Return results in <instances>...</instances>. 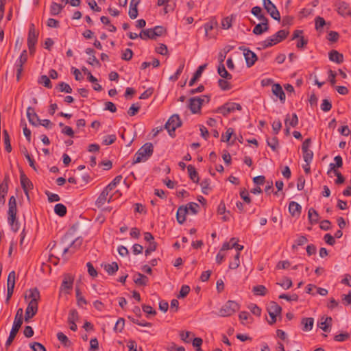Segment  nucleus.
<instances>
[{"label": "nucleus", "mask_w": 351, "mask_h": 351, "mask_svg": "<svg viewBox=\"0 0 351 351\" xmlns=\"http://www.w3.org/2000/svg\"><path fill=\"white\" fill-rule=\"evenodd\" d=\"M154 153V146L151 143L144 144L135 154L132 165L147 160Z\"/></svg>", "instance_id": "f257e3e1"}, {"label": "nucleus", "mask_w": 351, "mask_h": 351, "mask_svg": "<svg viewBox=\"0 0 351 351\" xmlns=\"http://www.w3.org/2000/svg\"><path fill=\"white\" fill-rule=\"evenodd\" d=\"M23 311L21 308H19L16 311L10 335L5 343L6 346L11 345L21 327L23 324Z\"/></svg>", "instance_id": "f03ea898"}, {"label": "nucleus", "mask_w": 351, "mask_h": 351, "mask_svg": "<svg viewBox=\"0 0 351 351\" xmlns=\"http://www.w3.org/2000/svg\"><path fill=\"white\" fill-rule=\"evenodd\" d=\"M182 125V122L180 118V116L178 114H174L169 117V119L164 125V128L167 130L170 136L175 137L176 130L181 127Z\"/></svg>", "instance_id": "7ed1b4c3"}, {"label": "nucleus", "mask_w": 351, "mask_h": 351, "mask_svg": "<svg viewBox=\"0 0 351 351\" xmlns=\"http://www.w3.org/2000/svg\"><path fill=\"white\" fill-rule=\"evenodd\" d=\"M240 308L239 304L233 300H228L223 304L218 312V315L221 317H228L233 315Z\"/></svg>", "instance_id": "20e7f679"}, {"label": "nucleus", "mask_w": 351, "mask_h": 351, "mask_svg": "<svg viewBox=\"0 0 351 351\" xmlns=\"http://www.w3.org/2000/svg\"><path fill=\"white\" fill-rule=\"evenodd\" d=\"M8 221L13 231L16 232L19 229V221L16 220V204H8Z\"/></svg>", "instance_id": "39448f33"}, {"label": "nucleus", "mask_w": 351, "mask_h": 351, "mask_svg": "<svg viewBox=\"0 0 351 351\" xmlns=\"http://www.w3.org/2000/svg\"><path fill=\"white\" fill-rule=\"evenodd\" d=\"M241 110L242 109L241 106L239 104L234 102H227L223 105L218 107L215 110V112L222 114L226 117L228 114L232 112L234 110Z\"/></svg>", "instance_id": "423d86ee"}, {"label": "nucleus", "mask_w": 351, "mask_h": 351, "mask_svg": "<svg viewBox=\"0 0 351 351\" xmlns=\"http://www.w3.org/2000/svg\"><path fill=\"white\" fill-rule=\"evenodd\" d=\"M263 4L264 8L269 14L271 17L278 21H280V12L277 10L276 5L271 1V0H263Z\"/></svg>", "instance_id": "0eeeda50"}, {"label": "nucleus", "mask_w": 351, "mask_h": 351, "mask_svg": "<svg viewBox=\"0 0 351 351\" xmlns=\"http://www.w3.org/2000/svg\"><path fill=\"white\" fill-rule=\"evenodd\" d=\"M204 99L199 97H191L189 99L188 107L193 114L200 112Z\"/></svg>", "instance_id": "6e6552de"}, {"label": "nucleus", "mask_w": 351, "mask_h": 351, "mask_svg": "<svg viewBox=\"0 0 351 351\" xmlns=\"http://www.w3.org/2000/svg\"><path fill=\"white\" fill-rule=\"evenodd\" d=\"M289 32L285 29H280L276 34L268 37L269 41L271 43V47L285 40Z\"/></svg>", "instance_id": "1a4fd4ad"}, {"label": "nucleus", "mask_w": 351, "mask_h": 351, "mask_svg": "<svg viewBox=\"0 0 351 351\" xmlns=\"http://www.w3.org/2000/svg\"><path fill=\"white\" fill-rule=\"evenodd\" d=\"M39 32L35 29L34 23L29 25L28 36H27V45H36L38 42Z\"/></svg>", "instance_id": "9d476101"}, {"label": "nucleus", "mask_w": 351, "mask_h": 351, "mask_svg": "<svg viewBox=\"0 0 351 351\" xmlns=\"http://www.w3.org/2000/svg\"><path fill=\"white\" fill-rule=\"evenodd\" d=\"M10 181V178L8 175H6L0 184V204L3 206L5 202V195L8 191V182Z\"/></svg>", "instance_id": "9b49d317"}, {"label": "nucleus", "mask_w": 351, "mask_h": 351, "mask_svg": "<svg viewBox=\"0 0 351 351\" xmlns=\"http://www.w3.org/2000/svg\"><path fill=\"white\" fill-rule=\"evenodd\" d=\"M110 191L105 187L104 189L101 191L98 198L95 202V205L97 208H101L106 202H110L112 200V195H110L108 197V194Z\"/></svg>", "instance_id": "f8f14e48"}, {"label": "nucleus", "mask_w": 351, "mask_h": 351, "mask_svg": "<svg viewBox=\"0 0 351 351\" xmlns=\"http://www.w3.org/2000/svg\"><path fill=\"white\" fill-rule=\"evenodd\" d=\"M21 187L24 191L27 199H29V191L33 189V184L31 180L24 174L21 173L20 176Z\"/></svg>", "instance_id": "ddd939ff"}, {"label": "nucleus", "mask_w": 351, "mask_h": 351, "mask_svg": "<svg viewBox=\"0 0 351 351\" xmlns=\"http://www.w3.org/2000/svg\"><path fill=\"white\" fill-rule=\"evenodd\" d=\"M27 117L30 124L34 126L39 125L38 121L40 119L38 114L35 112L34 108L29 106L27 109Z\"/></svg>", "instance_id": "4468645a"}, {"label": "nucleus", "mask_w": 351, "mask_h": 351, "mask_svg": "<svg viewBox=\"0 0 351 351\" xmlns=\"http://www.w3.org/2000/svg\"><path fill=\"white\" fill-rule=\"evenodd\" d=\"M83 239L82 237H77L74 241H73L69 246L65 247L63 250V254L70 252L71 254H73L75 251V249L79 248L82 244Z\"/></svg>", "instance_id": "2eb2a0df"}, {"label": "nucleus", "mask_w": 351, "mask_h": 351, "mask_svg": "<svg viewBox=\"0 0 351 351\" xmlns=\"http://www.w3.org/2000/svg\"><path fill=\"white\" fill-rule=\"evenodd\" d=\"M244 58L245 60L246 65L249 68L252 66L258 60L256 54L251 50H247L245 53H244Z\"/></svg>", "instance_id": "dca6fc26"}, {"label": "nucleus", "mask_w": 351, "mask_h": 351, "mask_svg": "<svg viewBox=\"0 0 351 351\" xmlns=\"http://www.w3.org/2000/svg\"><path fill=\"white\" fill-rule=\"evenodd\" d=\"M336 6L337 8V12L340 15L345 16L350 14L351 10L349 8L348 3L344 1H340L336 4Z\"/></svg>", "instance_id": "f3484780"}, {"label": "nucleus", "mask_w": 351, "mask_h": 351, "mask_svg": "<svg viewBox=\"0 0 351 351\" xmlns=\"http://www.w3.org/2000/svg\"><path fill=\"white\" fill-rule=\"evenodd\" d=\"M73 278L69 274L64 276V279L61 285V290H70L73 287Z\"/></svg>", "instance_id": "a211bd4d"}, {"label": "nucleus", "mask_w": 351, "mask_h": 351, "mask_svg": "<svg viewBox=\"0 0 351 351\" xmlns=\"http://www.w3.org/2000/svg\"><path fill=\"white\" fill-rule=\"evenodd\" d=\"M272 93L278 97L282 102H285L286 96L280 84H274L272 86Z\"/></svg>", "instance_id": "6ab92c4d"}, {"label": "nucleus", "mask_w": 351, "mask_h": 351, "mask_svg": "<svg viewBox=\"0 0 351 351\" xmlns=\"http://www.w3.org/2000/svg\"><path fill=\"white\" fill-rule=\"evenodd\" d=\"M329 59L330 61L336 62L337 64L342 63L343 62V56L337 50H331L328 53Z\"/></svg>", "instance_id": "aec40b11"}, {"label": "nucleus", "mask_w": 351, "mask_h": 351, "mask_svg": "<svg viewBox=\"0 0 351 351\" xmlns=\"http://www.w3.org/2000/svg\"><path fill=\"white\" fill-rule=\"evenodd\" d=\"M301 210L302 207L298 203L294 201H291L289 203V211L293 217L299 216L300 215Z\"/></svg>", "instance_id": "412c9836"}, {"label": "nucleus", "mask_w": 351, "mask_h": 351, "mask_svg": "<svg viewBox=\"0 0 351 351\" xmlns=\"http://www.w3.org/2000/svg\"><path fill=\"white\" fill-rule=\"evenodd\" d=\"M206 66H207V64H204L202 65H200L197 68V69L195 72L193 77L189 81V86H192L194 85V84L196 82V81L201 77V75L202 74V72L206 68Z\"/></svg>", "instance_id": "4be33fe9"}, {"label": "nucleus", "mask_w": 351, "mask_h": 351, "mask_svg": "<svg viewBox=\"0 0 351 351\" xmlns=\"http://www.w3.org/2000/svg\"><path fill=\"white\" fill-rule=\"evenodd\" d=\"M314 324V319L313 317H303L301 319V325L303 331H310L312 330Z\"/></svg>", "instance_id": "5701e85b"}, {"label": "nucleus", "mask_w": 351, "mask_h": 351, "mask_svg": "<svg viewBox=\"0 0 351 351\" xmlns=\"http://www.w3.org/2000/svg\"><path fill=\"white\" fill-rule=\"evenodd\" d=\"M187 208L184 206H180L176 213V219L180 224H182L186 221V215L187 213Z\"/></svg>", "instance_id": "b1692460"}, {"label": "nucleus", "mask_w": 351, "mask_h": 351, "mask_svg": "<svg viewBox=\"0 0 351 351\" xmlns=\"http://www.w3.org/2000/svg\"><path fill=\"white\" fill-rule=\"evenodd\" d=\"M134 282L137 285L146 286L148 284L149 278L141 273H137L134 276Z\"/></svg>", "instance_id": "393cba45"}, {"label": "nucleus", "mask_w": 351, "mask_h": 351, "mask_svg": "<svg viewBox=\"0 0 351 351\" xmlns=\"http://www.w3.org/2000/svg\"><path fill=\"white\" fill-rule=\"evenodd\" d=\"M25 298L30 299L29 302H34L36 303H38V301L40 300V292L37 288L29 289L28 295H25Z\"/></svg>", "instance_id": "a878e982"}, {"label": "nucleus", "mask_w": 351, "mask_h": 351, "mask_svg": "<svg viewBox=\"0 0 351 351\" xmlns=\"http://www.w3.org/2000/svg\"><path fill=\"white\" fill-rule=\"evenodd\" d=\"M153 28L143 29L139 34V37L143 40L152 39L156 40V37L154 34Z\"/></svg>", "instance_id": "bb28decb"}, {"label": "nucleus", "mask_w": 351, "mask_h": 351, "mask_svg": "<svg viewBox=\"0 0 351 351\" xmlns=\"http://www.w3.org/2000/svg\"><path fill=\"white\" fill-rule=\"evenodd\" d=\"M104 270L110 276L114 275L119 269V265L117 262H112V263L105 264L104 265Z\"/></svg>", "instance_id": "cd10ccee"}, {"label": "nucleus", "mask_w": 351, "mask_h": 351, "mask_svg": "<svg viewBox=\"0 0 351 351\" xmlns=\"http://www.w3.org/2000/svg\"><path fill=\"white\" fill-rule=\"evenodd\" d=\"M187 170H188V173H189L190 179L193 182L198 183L199 178L198 173L197 172L195 168L193 165H189L187 167Z\"/></svg>", "instance_id": "c85d7f7f"}, {"label": "nucleus", "mask_w": 351, "mask_h": 351, "mask_svg": "<svg viewBox=\"0 0 351 351\" xmlns=\"http://www.w3.org/2000/svg\"><path fill=\"white\" fill-rule=\"evenodd\" d=\"M268 313L280 315L282 311V308L280 306L277 302L271 301L270 302L268 307H267Z\"/></svg>", "instance_id": "c756f323"}, {"label": "nucleus", "mask_w": 351, "mask_h": 351, "mask_svg": "<svg viewBox=\"0 0 351 351\" xmlns=\"http://www.w3.org/2000/svg\"><path fill=\"white\" fill-rule=\"evenodd\" d=\"M217 73L223 79L231 80L232 78V75L227 71L223 64H219Z\"/></svg>", "instance_id": "7c9ffc66"}, {"label": "nucleus", "mask_w": 351, "mask_h": 351, "mask_svg": "<svg viewBox=\"0 0 351 351\" xmlns=\"http://www.w3.org/2000/svg\"><path fill=\"white\" fill-rule=\"evenodd\" d=\"M269 29V25H262V23H258L256 25L252 30L253 34L255 35H261L264 32H268Z\"/></svg>", "instance_id": "2f4dec72"}, {"label": "nucleus", "mask_w": 351, "mask_h": 351, "mask_svg": "<svg viewBox=\"0 0 351 351\" xmlns=\"http://www.w3.org/2000/svg\"><path fill=\"white\" fill-rule=\"evenodd\" d=\"M318 213L313 208H311L308 212V218L311 224L317 223L319 220Z\"/></svg>", "instance_id": "473e14b6"}, {"label": "nucleus", "mask_w": 351, "mask_h": 351, "mask_svg": "<svg viewBox=\"0 0 351 351\" xmlns=\"http://www.w3.org/2000/svg\"><path fill=\"white\" fill-rule=\"evenodd\" d=\"M66 207L62 204H57L54 206V212L60 217H64L66 214Z\"/></svg>", "instance_id": "72a5a7b5"}, {"label": "nucleus", "mask_w": 351, "mask_h": 351, "mask_svg": "<svg viewBox=\"0 0 351 351\" xmlns=\"http://www.w3.org/2000/svg\"><path fill=\"white\" fill-rule=\"evenodd\" d=\"M4 143H5V149L7 152L10 153L12 152V146L10 143V138L9 134L7 130H4L3 131Z\"/></svg>", "instance_id": "f704fd0d"}, {"label": "nucleus", "mask_w": 351, "mask_h": 351, "mask_svg": "<svg viewBox=\"0 0 351 351\" xmlns=\"http://www.w3.org/2000/svg\"><path fill=\"white\" fill-rule=\"evenodd\" d=\"M252 291L256 295L264 296L267 294V290L264 285H257L253 287Z\"/></svg>", "instance_id": "c9c22d12"}, {"label": "nucleus", "mask_w": 351, "mask_h": 351, "mask_svg": "<svg viewBox=\"0 0 351 351\" xmlns=\"http://www.w3.org/2000/svg\"><path fill=\"white\" fill-rule=\"evenodd\" d=\"M38 82V84H43L44 86L48 88H52V84H51L49 77L45 75H41L39 77Z\"/></svg>", "instance_id": "e433bc0d"}, {"label": "nucleus", "mask_w": 351, "mask_h": 351, "mask_svg": "<svg viewBox=\"0 0 351 351\" xmlns=\"http://www.w3.org/2000/svg\"><path fill=\"white\" fill-rule=\"evenodd\" d=\"M267 144L273 151H276L279 147V142L277 137L267 139Z\"/></svg>", "instance_id": "4c0bfd02"}, {"label": "nucleus", "mask_w": 351, "mask_h": 351, "mask_svg": "<svg viewBox=\"0 0 351 351\" xmlns=\"http://www.w3.org/2000/svg\"><path fill=\"white\" fill-rule=\"evenodd\" d=\"M153 30L154 32V34L156 38L162 35H165L167 33V29L161 25L155 26L153 28Z\"/></svg>", "instance_id": "58836bf2"}, {"label": "nucleus", "mask_w": 351, "mask_h": 351, "mask_svg": "<svg viewBox=\"0 0 351 351\" xmlns=\"http://www.w3.org/2000/svg\"><path fill=\"white\" fill-rule=\"evenodd\" d=\"M228 80L219 79L218 80V85L222 90H228L231 89L232 86L230 82H228Z\"/></svg>", "instance_id": "ea45409f"}, {"label": "nucleus", "mask_w": 351, "mask_h": 351, "mask_svg": "<svg viewBox=\"0 0 351 351\" xmlns=\"http://www.w3.org/2000/svg\"><path fill=\"white\" fill-rule=\"evenodd\" d=\"M58 88L60 92H64L66 93H72V88L70 86L69 84L65 83V82H60L58 85Z\"/></svg>", "instance_id": "a19ab883"}, {"label": "nucleus", "mask_w": 351, "mask_h": 351, "mask_svg": "<svg viewBox=\"0 0 351 351\" xmlns=\"http://www.w3.org/2000/svg\"><path fill=\"white\" fill-rule=\"evenodd\" d=\"M16 280V274L14 271L9 273L7 280V287H14Z\"/></svg>", "instance_id": "79ce46f5"}, {"label": "nucleus", "mask_w": 351, "mask_h": 351, "mask_svg": "<svg viewBox=\"0 0 351 351\" xmlns=\"http://www.w3.org/2000/svg\"><path fill=\"white\" fill-rule=\"evenodd\" d=\"M22 153L24 154L25 157L27 158V160L29 162V165L31 167H32L34 169H36L35 167V161L31 157L29 154L28 153L27 149L25 147H23L21 150Z\"/></svg>", "instance_id": "37998d69"}, {"label": "nucleus", "mask_w": 351, "mask_h": 351, "mask_svg": "<svg viewBox=\"0 0 351 351\" xmlns=\"http://www.w3.org/2000/svg\"><path fill=\"white\" fill-rule=\"evenodd\" d=\"M239 257H240V253L237 252V254H235V256L234 257L233 261H231L229 264L230 269H235L239 266V265H240Z\"/></svg>", "instance_id": "c03bdc74"}, {"label": "nucleus", "mask_w": 351, "mask_h": 351, "mask_svg": "<svg viewBox=\"0 0 351 351\" xmlns=\"http://www.w3.org/2000/svg\"><path fill=\"white\" fill-rule=\"evenodd\" d=\"M122 180V176L121 175L116 176L114 180L108 184L106 187L108 189V191H112Z\"/></svg>", "instance_id": "a18cd8bd"}, {"label": "nucleus", "mask_w": 351, "mask_h": 351, "mask_svg": "<svg viewBox=\"0 0 351 351\" xmlns=\"http://www.w3.org/2000/svg\"><path fill=\"white\" fill-rule=\"evenodd\" d=\"M184 207L187 208V211L190 210L192 214L196 215L198 213V208L199 206L197 203L190 202L187 204Z\"/></svg>", "instance_id": "49530a36"}, {"label": "nucleus", "mask_w": 351, "mask_h": 351, "mask_svg": "<svg viewBox=\"0 0 351 351\" xmlns=\"http://www.w3.org/2000/svg\"><path fill=\"white\" fill-rule=\"evenodd\" d=\"M184 63L182 62L180 66L178 67V69H177L176 72L174 73V75H171L169 77V80L171 81H173V82H175L176 80H178L179 78V76L180 75V74L182 73V71L184 69Z\"/></svg>", "instance_id": "de8ad7c7"}, {"label": "nucleus", "mask_w": 351, "mask_h": 351, "mask_svg": "<svg viewBox=\"0 0 351 351\" xmlns=\"http://www.w3.org/2000/svg\"><path fill=\"white\" fill-rule=\"evenodd\" d=\"M57 338L64 346H69L70 345L69 339L63 332H58L57 334Z\"/></svg>", "instance_id": "09e8293b"}, {"label": "nucleus", "mask_w": 351, "mask_h": 351, "mask_svg": "<svg viewBox=\"0 0 351 351\" xmlns=\"http://www.w3.org/2000/svg\"><path fill=\"white\" fill-rule=\"evenodd\" d=\"M61 12L60 10V3L52 2L50 7V14L52 16H56Z\"/></svg>", "instance_id": "8fccbe9b"}, {"label": "nucleus", "mask_w": 351, "mask_h": 351, "mask_svg": "<svg viewBox=\"0 0 351 351\" xmlns=\"http://www.w3.org/2000/svg\"><path fill=\"white\" fill-rule=\"evenodd\" d=\"M217 22L215 19H211L209 22L206 23L204 25V29L206 34H207L209 31H211L215 27H217Z\"/></svg>", "instance_id": "3c124183"}, {"label": "nucleus", "mask_w": 351, "mask_h": 351, "mask_svg": "<svg viewBox=\"0 0 351 351\" xmlns=\"http://www.w3.org/2000/svg\"><path fill=\"white\" fill-rule=\"evenodd\" d=\"M38 308V303H36L34 302H29L28 305L25 309V311H29V313H34L36 314Z\"/></svg>", "instance_id": "603ef678"}, {"label": "nucleus", "mask_w": 351, "mask_h": 351, "mask_svg": "<svg viewBox=\"0 0 351 351\" xmlns=\"http://www.w3.org/2000/svg\"><path fill=\"white\" fill-rule=\"evenodd\" d=\"M308 242V239L305 236L300 235L295 241V244L292 245V249L296 248L298 246L303 245Z\"/></svg>", "instance_id": "864d4df0"}, {"label": "nucleus", "mask_w": 351, "mask_h": 351, "mask_svg": "<svg viewBox=\"0 0 351 351\" xmlns=\"http://www.w3.org/2000/svg\"><path fill=\"white\" fill-rule=\"evenodd\" d=\"M190 290H191V289H190L189 286L182 285L180 289L179 295H178V298H184L189 293Z\"/></svg>", "instance_id": "5fc2aeb1"}, {"label": "nucleus", "mask_w": 351, "mask_h": 351, "mask_svg": "<svg viewBox=\"0 0 351 351\" xmlns=\"http://www.w3.org/2000/svg\"><path fill=\"white\" fill-rule=\"evenodd\" d=\"M321 109L324 112H328L332 108V104L328 99H324L320 106Z\"/></svg>", "instance_id": "6e6d98bb"}, {"label": "nucleus", "mask_w": 351, "mask_h": 351, "mask_svg": "<svg viewBox=\"0 0 351 351\" xmlns=\"http://www.w3.org/2000/svg\"><path fill=\"white\" fill-rule=\"evenodd\" d=\"M210 181L208 179H205L202 181L200 183V186L202 187V191L204 194L207 195L208 193V190L210 189L209 187Z\"/></svg>", "instance_id": "4d7b16f0"}, {"label": "nucleus", "mask_w": 351, "mask_h": 351, "mask_svg": "<svg viewBox=\"0 0 351 351\" xmlns=\"http://www.w3.org/2000/svg\"><path fill=\"white\" fill-rule=\"evenodd\" d=\"M233 134H234V129L232 128H228L226 130L225 134L222 135L221 141H223V142H228Z\"/></svg>", "instance_id": "13d9d810"}, {"label": "nucleus", "mask_w": 351, "mask_h": 351, "mask_svg": "<svg viewBox=\"0 0 351 351\" xmlns=\"http://www.w3.org/2000/svg\"><path fill=\"white\" fill-rule=\"evenodd\" d=\"M75 293H76V298L77 301V304L79 306L81 305V304H86L87 301L86 299L82 295V293L79 288L75 289Z\"/></svg>", "instance_id": "bf43d9fd"}, {"label": "nucleus", "mask_w": 351, "mask_h": 351, "mask_svg": "<svg viewBox=\"0 0 351 351\" xmlns=\"http://www.w3.org/2000/svg\"><path fill=\"white\" fill-rule=\"evenodd\" d=\"M350 337V335L348 332L340 333L334 337V340L341 342L348 340Z\"/></svg>", "instance_id": "052dcab7"}, {"label": "nucleus", "mask_w": 351, "mask_h": 351, "mask_svg": "<svg viewBox=\"0 0 351 351\" xmlns=\"http://www.w3.org/2000/svg\"><path fill=\"white\" fill-rule=\"evenodd\" d=\"M79 318L78 313L76 309H71L68 317V323L76 322Z\"/></svg>", "instance_id": "680f3d73"}, {"label": "nucleus", "mask_w": 351, "mask_h": 351, "mask_svg": "<svg viewBox=\"0 0 351 351\" xmlns=\"http://www.w3.org/2000/svg\"><path fill=\"white\" fill-rule=\"evenodd\" d=\"M29 346L34 351H47L45 347L38 342H33Z\"/></svg>", "instance_id": "e2e57ef3"}, {"label": "nucleus", "mask_w": 351, "mask_h": 351, "mask_svg": "<svg viewBox=\"0 0 351 351\" xmlns=\"http://www.w3.org/2000/svg\"><path fill=\"white\" fill-rule=\"evenodd\" d=\"M277 284L285 289H288L292 287V281L289 278H285L280 282H278Z\"/></svg>", "instance_id": "0e129e2a"}, {"label": "nucleus", "mask_w": 351, "mask_h": 351, "mask_svg": "<svg viewBox=\"0 0 351 351\" xmlns=\"http://www.w3.org/2000/svg\"><path fill=\"white\" fill-rule=\"evenodd\" d=\"M117 140V136L114 134L106 136L103 140V144L109 145L112 144Z\"/></svg>", "instance_id": "69168bd1"}, {"label": "nucleus", "mask_w": 351, "mask_h": 351, "mask_svg": "<svg viewBox=\"0 0 351 351\" xmlns=\"http://www.w3.org/2000/svg\"><path fill=\"white\" fill-rule=\"evenodd\" d=\"M232 16L224 18L221 21V25L223 29H229L232 26Z\"/></svg>", "instance_id": "338daca9"}, {"label": "nucleus", "mask_w": 351, "mask_h": 351, "mask_svg": "<svg viewBox=\"0 0 351 351\" xmlns=\"http://www.w3.org/2000/svg\"><path fill=\"white\" fill-rule=\"evenodd\" d=\"M133 52L132 49L128 48L121 54V58L124 60L129 61L132 59Z\"/></svg>", "instance_id": "774afa93"}]
</instances>
